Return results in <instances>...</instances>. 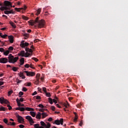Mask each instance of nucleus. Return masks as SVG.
Masks as SVG:
<instances>
[{
	"mask_svg": "<svg viewBox=\"0 0 128 128\" xmlns=\"http://www.w3.org/2000/svg\"><path fill=\"white\" fill-rule=\"evenodd\" d=\"M40 18L37 17L35 20H30L28 22V24H30V26H35V28H42L44 26V20H39Z\"/></svg>",
	"mask_w": 128,
	"mask_h": 128,
	"instance_id": "1",
	"label": "nucleus"
},
{
	"mask_svg": "<svg viewBox=\"0 0 128 128\" xmlns=\"http://www.w3.org/2000/svg\"><path fill=\"white\" fill-rule=\"evenodd\" d=\"M8 58V62L14 64V62H18V57H15L14 58V56H12V54H10Z\"/></svg>",
	"mask_w": 128,
	"mask_h": 128,
	"instance_id": "2",
	"label": "nucleus"
},
{
	"mask_svg": "<svg viewBox=\"0 0 128 128\" xmlns=\"http://www.w3.org/2000/svg\"><path fill=\"white\" fill-rule=\"evenodd\" d=\"M19 56H24L25 58H28V56H32V54L28 53L26 52V53L24 52V50H22L18 54Z\"/></svg>",
	"mask_w": 128,
	"mask_h": 128,
	"instance_id": "3",
	"label": "nucleus"
},
{
	"mask_svg": "<svg viewBox=\"0 0 128 128\" xmlns=\"http://www.w3.org/2000/svg\"><path fill=\"white\" fill-rule=\"evenodd\" d=\"M57 124L58 126H60V124H64V119L63 118H60V120H56L54 121V122H53L54 124Z\"/></svg>",
	"mask_w": 128,
	"mask_h": 128,
	"instance_id": "4",
	"label": "nucleus"
},
{
	"mask_svg": "<svg viewBox=\"0 0 128 128\" xmlns=\"http://www.w3.org/2000/svg\"><path fill=\"white\" fill-rule=\"evenodd\" d=\"M0 102L2 104H10V102L7 100L4 99L3 97L0 98Z\"/></svg>",
	"mask_w": 128,
	"mask_h": 128,
	"instance_id": "5",
	"label": "nucleus"
},
{
	"mask_svg": "<svg viewBox=\"0 0 128 128\" xmlns=\"http://www.w3.org/2000/svg\"><path fill=\"white\" fill-rule=\"evenodd\" d=\"M24 72L26 74L27 76H36V72H34L28 71H24Z\"/></svg>",
	"mask_w": 128,
	"mask_h": 128,
	"instance_id": "6",
	"label": "nucleus"
},
{
	"mask_svg": "<svg viewBox=\"0 0 128 128\" xmlns=\"http://www.w3.org/2000/svg\"><path fill=\"white\" fill-rule=\"evenodd\" d=\"M26 120H29V122L32 126V124H34V121L32 116H26Z\"/></svg>",
	"mask_w": 128,
	"mask_h": 128,
	"instance_id": "7",
	"label": "nucleus"
},
{
	"mask_svg": "<svg viewBox=\"0 0 128 128\" xmlns=\"http://www.w3.org/2000/svg\"><path fill=\"white\" fill-rule=\"evenodd\" d=\"M28 42H24V40H22L21 42L20 46L21 48H26V46H28Z\"/></svg>",
	"mask_w": 128,
	"mask_h": 128,
	"instance_id": "8",
	"label": "nucleus"
},
{
	"mask_svg": "<svg viewBox=\"0 0 128 128\" xmlns=\"http://www.w3.org/2000/svg\"><path fill=\"white\" fill-rule=\"evenodd\" d=\"M16 118H18V122H19V124H22V122H24V118L20 116V115H17Z\"/></svg>",
	"mask_w": 128,
	"mask_h": 128,
	"instance_id": "9",
	"label": "nucleus"
},
{
	"mask_svg": "<svg viewBox=\"0 0 128 128\" xmlns=\"http://www.w3.org/2000/svg\"><path fill=\"white\" fill-rule=\"evenodd\" d=\"M4 4L6 6H8L9 8H12V2H10V1L6 0L4 2Z\"/></svg>",
	"mask_w": 128,
	"mask_h": 128,
	"instance_id": "10",
	"label": "nucleus"
},
{
	"mask_svg": "<svg viewBox=\"0 0 128 128\" xmlns=\"http://www.w3.org/2000/svg\"><path fill=\"white\" fill-rule=\"evenodd\" d=\"M8 62V60L6 58H1L0 59V64H6Z\"/></svg>",
	"mask_w": 128,
	"mask_h": 128,
	"instance_id": "11",
	"label": "nucleus"
},
{
	"mask_svg": "<svg viewBox=\"0 0 128 128\" xmlns=\"http://www.w3.org/2000/svg\"><path fill=\"white\" fill-rule=\"evenodd\" d=\"M8 38L9 42H10V44H12L14 42V36H8Z\"/></svg>",
	"mask_w": 128,
	"mask_h": 128,
	"instance_id": "12",
	"label": "nucleus"
},
{
	"mask_svg": "<svg viewBox=\"0 0 128 128\" xmlns=\"http://www.w3.org/2000/svg\"><path fill=\"white\" fill-rule=\"evenodd\" d=\"M40 74H36V82L38 84L40 83Z\"/></svg>",
	"mask_w": 128,
	"mask_h": 128,
	"instance_id": "13",
	"label": "nucleus"
},
{
	"mask_svg": "<svg viewBox=\"0 0 128 128\" xmlns=\"http://www.w3.org/2000/svg\"><path fill=\"white\" fill-rule=\"evenodd\" d=\"M42 116V113L40 112H38V114L36 115V118L38 120H40Z\"/></svg>",
	"mask_w": 128,
	"mask_h": 128,
	"instance_id": "14",
	"label": "nucleus"
},
{
	"mask_svg": "<svg viewBox=\"0 0 128 128\" xmlns=\"http://www.w3.org/2000/svg\"><path fill=\"white\" fill-rule=\"evenodd\" d=\"M25 110H28V112H34V109L32 108L27 107L25 108Z\"/></svg>",
	"mask_w": 128,
	"mask_h": 128,
	"instance_id": "15",
	"label": "nucleus"
},
{
	"mask_svg": "<svg viewBox=\"0 0 128 128\" xmlns=\"http://www.w3.org/2000/svg\"><path fill=\"white\" fill-rule=\"evenodd\" d=\"M16 10H17V12H20V10H26V6H24V8H15Z\"/></svg>",
	"mask_w": 128,
	"mask_h": 128,
	"instance_id": "16",
	"label": "nucleus"
},
{
	"mask_svg": "<svg viewBox=\"0 0 128 128\" xmlns=\"http://www.w3.org/2000/svg\"><path fill=\"white\" fill-rule=\"evenodd\" d=\"M40 12H42V8H39L38 10H37L36 13V16H38V14H40Z\"/></svg>",
	"mask_w": 128,
	"mask_h": 128,
	"instance_id": "17",
	"label": "nucleus"
},
{
	"mask_svg": "<svg viewBox=\"0 0 128 128\" xmlns=\"http://www.w3.org/2000/svg\"><path fill=\"white\" fill-rule=\"evenodd\" d=\"M24 64V58H21L20 60V65L22 66Z\"/></svg>",
	"mask_w": 128,
	"mask_h": 128,
	"instance_id": "18",
	"label": "nucleus"
},
{
	"mask_svg": "<svg viewBox=\"0 0 128 128\" xmlns=\"http://www.w3.org/2000/svg\"><path fill=\"white\" fill-rule=\"evenodd\" d=\"M6 110H8V108H4V106H1L0 108V112H6Z\"/></svg>",
	"mask_w": 128,
	"mask_h": 128,
	"instance_id": "19",
	"label": "nucleus"
},
{
	"mask_svg": "<svg viewBox=\"0 0 128 128\" xmlns=\"http://www.w3.org/2000/svg\"><path fill=\"white\" fill-rule=\"evenodd\" d=\"M41 116H42V118H46L48 116V114L46 112H42L41 114Z\"/></svg>",
	"mask_w": 128,
	"mask_h": 128,
	"instance_id": "20",
	"label": "nucleus"
},
{
	"mask_svg": "<svg viewBox=\"0 0 128 128\" xmlns=\"http://www.w3.org/2000/svg\"><path fill=\"white\" fill-rule=\"evenodd\" d=\"M20 78H22L23 80H24V78H26V76H24V73L20 72Z\"/></svg>",
	"mask_w": 128,
	"mask_h": 128,
	"instance_id": "21",
	"label": "nucleus"
},
{
	"mask_svg": "<svg viewBox=\"0 0 128 128\" xmlns=\"http://www.w3.org/2000/svg\"><path fill=\"white\" fill-rule=\"evenodd\" d=\"M25 50L27 52H31V53L32 52V50L30 48H26Z\"/></svg>",
	"mask_w": 128,
	"mask_h": 128,
	"instance_id": "22",
	"label": "nucleus"
},
{
	"mask_svg": "<svg viewBox=\"0 0 128 128\" xmlns=\"http://www.w3.org/2000/svg\"><path fill=\"white\" fill-rule=\"evenodd\" d=\"M10 26H12L14 28H16V24H14V23L12 22H10Z\"/></svg>",
	"mask_w": 128,
	"mask_h": 128,
	"instance_id": "23",
	"label": "nucleus"
},
{
	"mask_svg": "<svg viewBox=\"0 0 128 128\" xmlns=\"http://www.w3.org/2000/svg\"><path fill=\"white\" fill-rule=\"evenodd\" d=\"M64 106L68 108H70V104H68V102H66L64 103Z\"/></svg>",
	"mask_w": 128,
	"mask_h": 128,
	"instance_id": "24",
	"label": "nucleus"
},
{
	"mask_svg": "<svg viewBox=\"0 0 128 128\" xmlns=\"http://www.w3.org/2000/svg\"><path fill=\"white\" fill-rule=\"evenodd\" d=\"M30 114L32 116V118H34V116H36V112H30Z\"/></svg>",
	"mask_w": 128,
	"mask_h": 128,
	"instance_id": "25",
	"label": "nucleus"
},
{
	"mask_svg": "<svg viewBox=\"0 0 128 128\" xmlns=\"http://www.w3.org/2000/svg\"><path fill=\"white\" fill-rule=\"evenodd\" d=\"M40 124L41 126H42V127L46 128V123H44V122L43 121H41V122H40Z\"/></svg>",
	"mask_w": 128,
	"mask_h": 128,
	"instance_id": "26",
	"label": "nucleus"
},
{
	"mask_svg": "<svg viewBox=\"0 0 128 128\" xmlns=\"http://www.w3.org/2000/svg\"><path fill=\"white\" fill-rule=\"evenodd\" d=\"M2 33H0V36H1V38H6V36H8L7 34H4V35H2Z\"/></svg>",
	"mask_w": 128,
	"mask_h": 128,
	"instance_id": "27",
	"label": "nucleus"
},
{
	"mask_svg": "<svg viewBox=\"0 0 128 128\" xmlns=\"http://www.w3.org/2000/svg\"><path fill=\"white\" fill-rule=\"evenodd\" d=\"M46 124H46V126H45L46 128H50V124L48 122H46Z\"/></svg>",
	"mask_w": 128,
	"mask_h": 128,
	"instance_id": "28",
	"label": "nucleus"
},
{
	"mask_svg": "<svg viewBox=\"0 0 128 128\" xmlns=\"http://www.w3.org/2000/svg\"><path fill=\"white\" fill-rule=\"evenodd\" d=\"M16 102H17V104H18V106H21L22 104H20V100H18V98H17V99L16 100Z\"/></svg>",
	"mask_w": 128,
	"mask_h": 128,
	"instance_id": "29",
	"label": "nucleus"
},
{
	"mask_svg": "<svg viewBox=\"0 0 128 128\" xmlns=\"http://www.w3.org/2000/svg\"><path fill=\"white\" fill-rule=\"evenodd\" d=\"M16 102H17V104H18V106H21L22 104H20V100H18V98H17V99L16 100Z\"/></svg>",
	"mask_w": 128,
	"mask_h": 128,
	"instance_id": "30",
	"label": "nucleus"
},
{
	"mask_svg": "<svg viewBox=\"0 0 128 128\" xmlns=\"http://www.w3.org/2000/svg\"><path fill=\"white\" fill-rule=\"evenodd\" d=\"M8 54H10V50H6V51H4V56H8Z\"/></svg>",
	"mask_w": 128,
	"mask_h": 128,
	"instance_id": "31",
	"label": "nucleus"
},
{
	"mask_svg": "<svg viewBox=\"0 0 128 128\" xmlns=\"http://www.w3.org/2000/svg\"><path fill=\"white\" fill-rule=\"evenodd\" d=\"M34 98L36 99V100H40V98H42L40 97V96H34Z\"/></svg>",
	"mask_w": 128,
	"mask_h": 128,
	"instance_id": "32",
	"label": "nucleus"
},
{
	"mask_svg": "<svg viewBox=\"0 0 128 128\" xmlns=\"http://www.w3.org/2000/svg\"><path fill=\"white\" fill-rule=\"evenodd\" d=\"M22 18H23V20H28V18L24 16H22Z\"/></svg>",
	"mask_w": 128,
	"mask_h": 128,
	"instance_id": "33",
	"label": "nucleus"
},
{
	"mask_svg": "<svg viewBox=\"0 0 128 128\" xmlns=\"http://www.w3.org/2000/svg\"><path fill=\"white\" fill-rule=\"evenodd\" d=\"M26 110V108L24 107H20V112H24Z\"/></svg>",
	"mask_w": 128,
	"mask_h": 128,
	"instance_id": "34",
	"label": "nucleus"
},
{
	"mask_svg": "<svg viewBox=\"0 0 128 128\" xmlns=\"http://www.w3.org/2000/svg\"><path fill=\"white\" fill-rule=\"evenodd\" d=\"M3 8H4V10H10V8L6 6H4Z\"/></svg>",
	"mask_w": 128,
	"mask_h": 128,
	"instance_id": "35",
	"label": "nucleus"
},
{
	"mask_svg": "<svg viewBox=\"0 0 128 128\" xmlns=\"http://www.w3.org/2000/svg\"><path fill=\"white\" fill-rule=\"evenodd\" d=\"M24 95V92H19V97L20 98H21L22 97V96H23Z\"/></svg>",
	"mask_w": 128,
	"mask_h": 128,
	"instance_id": "36",
	"label": "nucleus"
},
{
	"mask_svg": "<svg viewBox=\"0 0 128 128\" xmlns=\"http://www.w3.org/2000/svg\"><path fill=\"white\" fill-rule=\"evenodd\" d=\"M38 108H44V106L42 105V104H40L38 105Z\"/></svg>",
	"mask_w": 128,
	"mask_h": 128,
	"instance_id": "37",
	"label": "nucleus"
},
{
	"mask_svg": "<svg viewBox=\"0 0 128 128\" xmlns=\"http://www.w3.org/2000/svg\"><path fill=\"white\" fill-rule=\"evenodd\" d=\"M12 70L14 72H16V70H18V68H16V67H13Z\"/></svg>",
	"mask_w": 128,
	"mask_h": 128,
	"instance_id": "38",
	"label": "nucleus"
},
{
	"mask_svg": "<svg viewBox=\"0 0 128 128\" xmlns=\"http://www.w3.org/2000/svg\"><path fill=\"white\" fill-rule=\"evenodd\" d=\"M13 10H7V12H8V14H14V12L12 11Z\"/></svg>",
	"mask_w": 128,
	"mask_h": 128,
	"instance_id": "39",
	"label": "nucleus"
},
{
	"mask_svg": "<svg viewBox=\"0 0 128 128\" xmlns=\"http://www.w3.org/2000/svg\"><path fill=\"white\" fill-rule=\"evenodd\" d=\"M78 115H76L74 118V122H76L78 120Z\"/></svg>",
	"mask_w": 128,
	"mask_h": 128,
	"instance_id": "40",
	"label": "nucleus"
},
{
	"mask_svg": "<svg viewBox=\"0 0 128 128\" xmlns=\"http://www.w3.org/2000/svg\"><path fill=\"white\" fill-rule=\"evenodd\" d=\"M46 96H48V98H50V93L46 92Z\"/></svg>",
	"mask_w": 128,
	"mask_h": 128,
	"instance_id": "41",
	"label": "nucleus"
},
{
	"mask_svg": "<svg viewBox=\"0 0 128 128\" xmlns=\"http://www.w3.org/2000/svg\"><path fill=\"white\" fill-rule=\"evenodd\" d=\"M22 82V80L17 79V81H16L17 84H20Z\"/></svg>",
	"mask_w": 128,
	"mask_h": 128,
	"instance_id": "42",
	"label": "nucleus"
},
{
	"mask_svg": "<svg viewBox=\"0 0 128 128\" xmlns=\"http://www.w3.org/2000/svg\"><path fill=\"white\" fill-rule=\"evenodd\" d=\"M24 36H25V38H28L29 35H28V34L24 33Z\"/></svg>",
	"mask_w": 128,
	"mask_h": 128,
	"instance_id": "43",
	"label": "nucleus"
},
{
	"mask_svg": "<svg viewBox=\"0 0 128 128\" xmlns=\"http://www.w3.org/2000/svg\"><path fill=\"white\" fill-rule=\"evenodd\" d=\"M8 50H14V47L12 46H10L8 48Z\"/></svg>",
	"mask_w": 128,
	"mask_h": 128,
	"instance_id": "44",
	"label": "nucleus"
},
{
	"mask_svg": "<svg viewBox=\"0 0 128 128\" xmlns=\"http://www.w3.org/2000/svg\"><path fill=\"white\" fill-rule=\"evenodd\" d=\"M51 109L54 112L56 110V107H54V106H51Z\"/></svg>",
	"mask_w": 128,
	"mask_h": 128,
	"instance_id": "45",
	"label": "nucleus"
},
{
	"mask_svg": "<svg viewBox=\"0 0 128 128\" xmlns=\"http://www.w3.org/2000/svg\"><path fill=\"white\" fill-rule=\"evenodd\" d=\"M30 67V64H26L24 65V68H28Z\"/></svg>",
	"mask_w": 128,
	"mask_h": 128,
	"instance_id": "46",
	"label": "nucleus"
},
{
	"mask_svg": "<svg viewBox=\"0 0 128 128\" xmlns=\"http://www.w3.org/2000/svg\"><path fill=\"white\" fill-rule=\"evenodd\" d=\"M7 106H8V110H12V106H10V104L7 105Z\"/></svg>",
	"mask_w": 128,
	"mask_h": 128,
	"instance_id": "47",
	"label": "nucleus"
},
{
	"mask_svg": "<svg viewBox=\"0 0 128 128\" xmlns=\"http://www.w3.org/2000/svg\"><path fill=\"white\" fill-rule=\"evenodd\" d=\"M42 90H43V92H44L46 94V92H46V88H42Z\"/></svg>",
	"mask_w": 128,
	"mask_h": 128,
	"instance_id": "48",
	"label": "nucleus"
},
{
	"mask_svg": "<svg viewBox=\"0 0 128 128\" xmlns=\"http://www.w3.org/2000/svg\"><path fill=\"white\" fill-rule=\"evenodd\" d=\"M0 52H4V48H0Z\"/></svg>",
	"mask_w": 128,
	"mask_h": 128,
	"instance_id": "49",
	"label": "nucleus"
},
{
	"mask_svg": "<svg viewBox=\"0 0 128 128\" xmlns=\"http://www.w3.org/2000/svg\"><path fill=\"white\" fill-rule=\"evenodd\" d=\"M29 68H33V70H34V65H32V64H30V67Z\"/></svg>",
	"mask_w": 128,
	"mask_h": 128,
	"instance_id": "50",
	"label": "nucleus"
},
{
	"mask_svg": "<svg viewBox=\"0 0 128 128\" xmlns=\"http://www.w3.org/2000/svg\"><path fill=\"white\" fill-rule=\"evenodd\" d=\"M4 122L5 124H8V120H6V118H4Z\"/></svg>",
	"mask_w": 128,
	"mask_h": 128,
	"instance_id": "51",
	"label": "nucleus"
},
{
	"mask_svg": "<svg viewBox=\"0 0 128 128\" xmlns=\"http://www.w3.org/2000/svg\"><path fill=\"white\" fill-rule=\"evenodd\" d=\"M18 126H19V128H24V126L23 125V124H20V125Z\"/></svg>",
	"mask_w": 128,
	"mask_h": 128,
	"instance_id": "52",
	"label": "nucleus"
},
{
	"mask_svg": "<svg viewBox=\"0 0 128 128\" xmlns=\"http://www.w3.org/2000/svg\"><path fill=\"white\" fill-rule=\"evenodd\" d=\"M22 90H23V92H26V90H28V89H26V87H24L22 88Z\"/></svg>",
	"mask_w": 128,
	"mask_h": 128,
	"instance_id": "53",
	"label": "nucleus"
},
{
	"mask_svg": "<svg viewBox=\"0 0 128 128\" xmlns=\"http://www.w3.org/2000/svg\"><path fill=\"white\" fill-rule=\"evenodd\" d=\"M44 110H46V109L40 108V109L39 110V112H44Z\"/></svg>",
	"mask_w": 128,
	"mask_h": 128,
	"instance_id": "54",
	"label": "nucleus"
},
{
	"mask_svg": "<svg viewBox=\"0 0 128 128\" xmlns=\"http://www.w3.org/2000/svg\"><path fill=\"white\" fill-rule=\"evenodd\" d=\"M32 60H35V62H38V59L36 58H33Z\"/></svg>",
	"mask_w": 128,
	"mask_h": 128,
	"instance_id": "55",
	"label": "nucleus"
},
{
	"mask_svg": "<svg viewBox=\"0 0 128 128\" xmlns=\"http://www.w3.org/2000/svg\"><path fill=\"white\" fill-rule=\"evenodd\" d=\"M12 92H13L12 90L9 91L8 92V94H9V96H10V94H12Z\"/></svg>",
	"mask_w": 128,
	"mask_h": 128,
	"instance_id": "56",
	"label": "nucleus"
},
{
	"mask_svg": "<svg viewBox=\"0 0 128 128\" xmlns=\"http://www.w3.org/2000/svg\"><path fill=\"white\" fill-rule=\"evenodd\" d=\"M36 94H38V92H36V91H35V92L32 94V96H36Z\"/></svg>",
	"mask_w": 128,
	"mask_h": 128,
	"instance_id": "57",
	"label": "nucleus"
},
{
	"mask_svg": "<svg viewBox=\"0 0 128 128\" xmlns=\"http://www.w3.org/2000/svg\"><path fill=\"white\" fill-rule=\"evenodd\" d=\"M18 100L20 101V102H24V98H20V100Z\"/></svg>",
	"mask_w": 128,
	"mask_h": 128,
	"instance_id": "58",
	"label": "nucleus"
},
{
	"mask_svg": "<svg viewBox=\"0 0 128 128\" xmlns=\"http://www.w3.org/2000/svg\"><path fill=\"white\" fill-rule=\"evenodd\" d=\"M32 84L30 83V82H27L26 83V86H30V85Z\"/></svg>",
	"mask_w": 128,
	"mask_h": 128,
	"instance_id": "59",
	"label": "nucleus"
},
{
	"mask_svg": "<svg viewBox=\"0 0 128 128\" xmlns=\"http://www.w3.org/2000/svg\"><path fill=\"white\" fill-rule=\"evenodd\" d=\"M48 122H52V118H50L48 119Z\"/></svg>",
	"mask_w": 128,
	"mask_h": 128,
	"instance_id": "60",
	"label": "nucleus"
},
{
	"mask_svg": "<svg viewBox=\"0 0 128 128\" xmlns=\"http://www.w3.org/2000/svg\"><path fill=\"white\" fill-rule=\"evenodd\" d=\"M53 102H55V104H56L58 102V101L56 99H53Z\"/></svg>",
	"mask_w": 128,
	"mask_h": 128,
	"instance_id": "61",
	"label": "nucleus"
},
{
	"mask_svg": "<svg viewBox=\"0 0 128 128\" xmlns=\"http://www.w3.org/2000/svg\"><path fill=\"white\" fill-rule=\"evenodd\" d=\"M48 100H49V102H52V99L50 98H48Z\"/></svg>",
	"mask_w": 128,
	"mask_h": 128,
	"instance_id": "62",
	"label": "nucleus"
},
{
	"mask_svg": "<svg viewBox=\"0 0 128 128\" xmlns=\"http://www.w3.org/2000/svg\"><path fill=\"white\" fill-rule=\"evenodd\" d=\"M16 125V123L14 122H11V126H15Z\"/></svg>",
	"mask_w": 128,
	"mask_h": 128,
	"instance_id": "63",
	"label": "nucleus"
},
{
	"mask_svg": "<svg viewBox=\"0 0 128 128\" xmlns=\"http://www.w3.org/2000/svg\"><path fill=\"white\" fill-rule=\"evenodd\" d=\"M4 84V82H0V86H2V84Z\"/></svg>",
	"mask_w": 128,
	"mask_h": 128,
	"instance_id": "64",
	"label": "nucleus"
}]
</instances>
